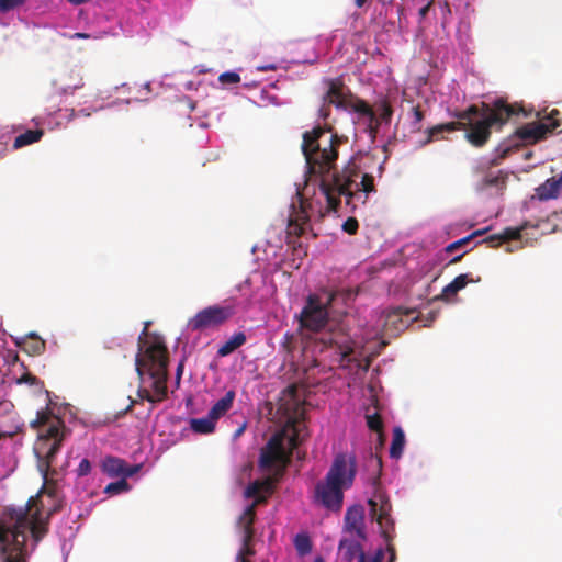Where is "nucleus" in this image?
Masks as SVG:
<instances>
[{
    "label": "nucleus",
    "mask_w": 562,
    "mask_h": 562,
    "mask_svg": "<svg viewBox=\"0 0 562 562\" xmlns=\"http://www.w3.org/2000/svg\"><path fill=\"white\" fill-rule=\"evenodd\" d=\"M341 144L337 134H329L328 130L316 126L303 134L302 151L306 160L308 172L321 177V191L326 198L328 209L337 211L340 196H345L347 204L359 192L371 193L375 190L374 178L363 173L361 181L360 167L355 159H350L340 172L330 173L338 159V147Z\"/></svg>",
    "instance_id": "f257e3e1"
},
{
    "label": "nucleus",
    "mask_w": 562,
    "mask_h": 562,
    "mask_svg": "<svg viewBox=\"0 0 562 562\" xmlns=\"http://www.w3.org/2000/svg\"><path fill=\"white\" fill-rule=\"evenodd\" d=\"M168 355L164 339L156 334L149 335L148 324H146L138 337L135 370L140 383L144 382L146 374L151 379L153 393L139 386L137 395L142 401L158 403L167 398Z\"/></svg>",
    "instance_id": "f03ea898"
},
{
    "label": "nucleus",
    "mask_w": 562,
    "mask_h": 562,
    "mask_svg": "<svg viewBox=\"0 0 562 562\" xmlns=\"http://www.w3.org/2000/svg\"><path fill=\"white\" fill-rule=\"evenodd\" d=\"M524 112V109L510 104L503 98L493 103L482 102L481 106L472 104L463 111L454 113L460 128L465 131V139L474 147H483L490 139L492 128L501 130L513 116Z\"/></svg>",
    "instance_id": "7ed1b4c3"
},
{
    "label": "nucleus",
    "mask_w": 562,
    "mask_h": 562,
    "mask_svg": "<svg viewBox=\"0 0 562 562\" xmlns=\"http://www.w3.org/2000/svg\"><path fill=\"white\" fill-rule=\"evenodd\" d=\"M11 524L0 519V562H26V530L36 546L47 533V521L41 518L40 510L31 508L13 509Z\"/></svg>",
    "instance_id": "20e7f679"
},
{
    "label": "nucleus",
    "mask_w": 562,
    "mask_h": 562,
    "mask_svg": "<svg viewBox=\"0 0 562 562\" xmlns=\"http://www.w3.org/2000/svg\"><path fill=\"white\" fill-rule=\"evenodd\" d=\"M335 294L329 293L323 302L318 295L311 294L306 300L299 321L302 328L321 333L318 338L324 348H335L341 356V361H350L349 356L353 352L351 337L339 326L322 331L328 323V307L334 301Z\"/></svg>",
    "instance_id": "39448f33"
},
{
    "label": "nucleus",
    "mask_w": 562,
    "mask_h": 562,
    "mask_svg": "<svg viewBox=\"0 0 562 562\" xmlns=\"http://www.w3.org/2000/svg\"><path fill=\"white\" fill-rule=\"evenodd\" d=\"M356 473V457L338 453L334 458L325 479L315 485V503L333 512L340 510L344 501V490L351 487Z\"/></svg>",
    "instance_id": "423d86ee"
},
{
    "label": "nucleus",
    "mask_w": 562,
    "mask_h": 562,
    "mask_svg": "<svg viewBox=\"0 0 562 562\" xmlns=\"http://www.w3.org/2000/svg\"><path fill=\"white\" fill-rule=\"evenodd\" d=\"M31 427L38 429L35 453L38 458L40 471L46 476L60 450L65 426L61 419L53 417L49 412L40 411L36 418L31 423Z\"/></svg>",
    "instance_id": "0eeeda50"
},
{
    "label": "nucleus",
    "mask_w": 562,
    "mask_h": 562,
    "mask_svg": "<svg viewBox=\"0 0 562 562\" xmlns=\"http://www.w3.org/2000/svg\"><path fill=\"white\" fill-rule=\"evenodd\" d=\"M297 203L293 202L291 211L288 217L286 226V244L293 248V250H300L306 255V246L297 238L311 235L315 238L317 235L313 233L311 226V203L303 198L297 191Z\"/></svg>",
    "instance_id": "6e6552de"
},
{
    "label": "nucleus",
    "mask_w": 562,
    "mask_h": 562,
    "mask_svg": "<svg viewBox=\"0 0 562 562\" xmlns=\"http://www.w3.org/2000/svg\"><path fill=\"white\" fill-rule=\"evenodd\" d=\"M375 488L373 497L368 501L371 516L376 520L381 528V533L387 542V551L390 553L387 562L396 560L395 548L390 543L392 537L390 531L393 530V519L391 517L392 505L389 497L380 490V479L375 476L372 481Z\"/></svg>",
    "instance_id": "1a4fd4ad"
},
{
    "label": "nucleus",
    "mask_w": 562,
    "mask_h": 562,
    "mask_svg": "<svg viewBox=\"0 0 562 562\" xmlns=\"http://www.w3.org/2000/svg\"><path fill=\"white\" fill-rule=\"evenodd\" d=\"M271 492L272 482L270 479L254 481L246 487L244 496L246 498H254V502L245 508L238 519V526L243 530V536H245L246 542L252 541L255 535L252 525L256 518L257 506L266 503L267 496L263 495V493L270 494Z\"/></svg>",
    "instance_id": "9d476101"
},
{
    "label": "nucleus",
    "mask_w": 562,
    "mask_h": 562,
    "mask_svg": "<svg viewBox=\"0 0 562 562\" xmlns=\"http://www.w3.org/2000/svg\"><path fill=\"white\" fill-rule=\"evenodd\" d=\"M560 111L553 109L540 122L528 123L516 131V137L527 144H536L546 139L549 134L560 128L562 131V120L559 117Z\"/></svg>",
    "instance_id": "9b49d317"
},
{
    "label": "nucleus",
    "mask_w": 562,
    "mask_h": 562,
    "mask_svg": "<svg viewBox=\"0 0 562 562\" xmlns=\"http://www.w3.org/2000/svg\"><path fill=\"white\" fill-rule=\"evenodd\" d=\"M232 306L213 305L196 313L188 323L191 330H203L225 323L234 315Z\"/></svg>",
    "instance_id": "f8f14e48"
},
{
    "label": "nucleus",
    "mask_w": 562,
    "mask_h": 562,
    "mask_svg": "<svg viewBox=\"0 0 562 562\" xmlns=\"http://www.w3.org/2000/svg\"><path fill=\"white\" fill-rule=\"evenodd\" d=\"M419 315L415 308L395 307L389 310L383 315V330L386 335L397 336L409 327L411 324L418 321Z\"/></svg>",
    "instance_id": "ddd939ff"
},
{
    "label": "nucleus",
    "mask_w": 562,
    "mask_h": 562,
    "mask_svg": "<svg viewBox=\"0 0 562 562\" xmlns=\"http://www.w3.org/2000/svg\"><path fill=\"white\" fill-rule=\"evenodd\" d=\"M290 453L284 448V434L273 435L260 453L259 463L262 468H271L276 463H286Z\"/></svg>",
    "instance_id": "4468645a"
},
{
    "label": "nucleus",
    "mask_w": 562,
    "mask_h": 562,
    "mask_svg": "<svg viewBox=\"0 0 562 562\" xmlns=\"http://www.w3.org/2000/svg\"><path fill=\"white\" fill-rule=\"evenodd\" d=\"M338 549L344 560L347 562H352L355 558H358V562H382L384 559V551L380 548L375 551L374 555L367 561L361 543L355 539H341Z\"/></svg>",
    "instance_id": "2eb2a0df"
},
{
    "label": "nucleus",
    "mask_w": 562,
    "mask_h": 562,
    "mask_svg": "<svg viewBox=\"0 0 562 562\" xmlns=\"http://www.w3.org/2000/svg\"><path fill=\"white\" fill-rule=\"evenodd\" d=\"M327 91L323 97V102L328 105H335L338 109L348 110L349 91L340 79H329L326 81Z\"/></svg>",
    "instance_id": "dca6fc26"
},
{
    "label": "nucleus",
    "mask_w": 562,
    "mask_h": 562,
    "mask_svg": "<svg viewBox=\"0 0 562 562\" xmlns=\"http://www.w3.org/2000/svg\"><path fill=\"white\" fill-rule=\"evenodd\" d=\"M345 529L351 535H356L359 539H366L363 524V508L353 506L347 509L345 515Z\"/></svg>",
    "instance_id": "f3484780"
},
{
    "label": "nucleus",
    "mask_w": 562,
    "mask_h": 562,
    "mask_svg": "<svg viewBox=\"0 0 562 562\" xmlns=\"http://www.w3.org/2000/svg\"><path fill=\"white\" fill-rule=\"evenodd\" d=\"M102 471L111 477H128L138 471V467H128L124 460L115 457H106L101 464Z\"/></svg>",
    "instance_id": "a211bd4d"
},
{
    "label": "nucleus",
    "mask_w": 562,
    "mask_h": 562,
    "mask_svg": "<svg viewBox=\"0 0 562 562\" xmlns=\"http://www.w3.org/2000/svg\"><path fill=\"white\" fill-rule=\"evenodd\" d=\"M236 393L233 390L226 392V394L220 398L209 411L212 417L216 420L224 416L233 406Z\"/></svg>",
    "instance_id": "6ab92c4d"
},
{
    "label": "nucleus",
    "mask_w": 562,
    "mask_h": 562,
    "mask_svg": "<svg viewBox=\"0 0 562 562\" xmlns=\"http://www.w3.org/2000/svg\"><path fill=\"white\" fill-rule=\"evenodd\" d=\"M288 424L293 430V435L289 438V443L291 449H294L299 445V436L302 428L304 427V409L297 407L295 411V416L289 417Z\"/></svg>",
    "instance_id": "aec40b11"
},
{
    "label": "nucleus",
    "mask_w": 562,
    "mask_h": 562,
    "mask_svg": "<svg viewBox=\"0 0 562 562\" xmlns=\"http://www.w3.org/2000/svg\"><path fill=\"white\" fill-rule=\"evenodd\" d=\"M460 125H461V123H458V120H457V121H452V122H448V123H443V124H438V125L427 128L426 130L427 138L423 142V145H428L431 142H434V139L441 137L442 133H445V132L459 131Z\"/></svg>",
    "instance_id": "412c9836"
},
{
    "label": "nucleus",
    "mask_w": 562,
    "mask_h": 562,
    "mask_svg": "<svg viewBox=\"0 0 562 562\" xmlns=\"http://www.w3.org/2000/svg\"><path fill=\"white\" fill-rule=\"evenodd\" d=\"M560 189L555 177H551L536 189V195L540 201H547L557 198Z\"/></svg>",
    "instance_id": "4be33fe9"
},
{
    "label": "nucleus",
    "mask_w": 562,
    "mask_h": 562,
    "mask_svg": "<svg viewBox=\"0 0 562 562\" xmlns=\"http://www.w3.org/2000/svg\"><path fill=\"white\" fill-rule=\"evenodd\" d=\"M20 345L32 356H38L45 350V341L34 333H30L24 337Z\"/></svg>",
    "instance_id": "5701e85b"
},
{
    "label": "nucleus",
    "mask_w": 562,
    "mask_h": 562,
    "mask_svg": "<svg viewBox=\"0 0 562 562\" xmlns=\"http://www.w3.org/2000/svg\"><path fill=\"white\" fill-rule=\"evenodd\" d=\"M521 231L522 228H506L502 235H491L486 237L483 243L488 244L491 247H497L501 244L519 239L521 237Z\"/></svg>",
    "instance_id": "b1692460"
},
{
    "label": "nucleus",
    "mask_w": 562,
    "mask_h": 562,
    "mask_svg": "<svg viewBox=\"0 0 562 562\" xmlns=\"http://www.w3.org/2000/svg\"><path fill=\"white\" fill-rule=\"evenodd\" d=\"M215 424L216 419L210 413H207L206 417L190 419V428L194 432L202 435L212 434L215 429Z\"/></svg>",
    "instance_id": "393cba45"
},
{
    "label": "nucleus",
    "mask_w": 562,
    "mask_h": 562,
    "mask_svg": "<svg viewBox=\"0 0 562 562\" xmlns=\"http://www.w3.org/2000/svg\"><path fill=\"white\" fill-rule=\"evenodd\" d=\"M246 335L241 331L234 334L217 350L220 357H226L246 342Z\"/></svg>",
    "instance_id": "a878e982"
},
{
    "label": "nucleus",
    "mask_w": 562,
    "mask_h": 562,
    "mask_svg": "<svg viewBox=\"0 0 562 562\" xmlns=\"http://www.w3.org/2000/svg\"><path fill=\"white\" fill-rule=\"evenodd\" d=\"M348 110H352L353 112L368 119H373V114L375 113L373 106H371L364 100L352 95L351 93H349Z\"/></svg>",
    "instance_id": "bb28decb"
},
{
    "label": "nucleus",
    "mask_w": 562,
    "mask_h": 562,
    "mask_svg": "<svg viewBox=\"0 0 562 562\" xmlns=\"http://www.w3.org/2000/svg\"><path fill=\"white\" fill-rule=\"evenodd\" d=\"M44 135L43 130H27L24 133L20 134L15 137L13 143V148L19 149L24 146L31 145L33 143L38 142Z\"/></svg>",
    "instance_id": "cd10ccee"
},
{
    "label": "nucleus",
    "mask_w": 562,
    "mask_h": 562,
    "mask_svg": "<svg viewBox=\"0 0 562 562\" xmlns=\"http://www.w3.org/2000/svg\"><path fill=\"white\" fill-rule=\"evenodd\" d=\"M373 110L381 122L386 125L391 124L394 110L389 100L381 99L376 101L373 105Z\"/></svg>",
    "instance_id": "c85d7f7f"
},
{
    "label": "nucleus",
    "mask_w": 562,
    "mask_h": 562,
    "mask_svg": "<svg viewBox=\"0 0 562 562\" xmlns=\"http://www.w3.org/2000/svg\"><path fill=\"white\" fill-rule=\"evenodd\" d=\"M405 435L401 427H395L393 430V439L390 448V456L394 459H398L404 449Z\"/></svg>",
    "instance_id": "c756f323"
},
{
    "label": "nucleus",
    "mask_w": 562,
    "mask_h": 562,
    "mask_svg": "<svg viewBox=\"0 0 562 562\" xmlns=\"http://www.w3.org/2000/svg\"><path fill=\"white\" fill-rule=\"evenodd\" d=\"M409 117V131L411 133H418L423 130V121L425 119V112L420 105H415L408 112Z\"/></svg>",
    "instance_id": "7c9ffc66"
},
{
    "label": "nucleus",
    "mask_w": 562,
    "mask_h": 562,
    "mask_svg": "<svg viewBox=\"0 0 562 562\" xmlns=\"http://www.w3.org/2000/svg\"><path fill=\"white\" fill-rule=\"evenodd\" d=\"M468 281L469 280L467 274H459L443 288L441 296L448 297L450 295H456L459 291L467 286Z\"/></svg>",
    "instance_id": "2f4dec72"
},
{
    "label": "nucleus",
    "mask_w": 562,
    "mask_h": 562,
    "mask_svg": "<svg viewBox=\"0 0 562 562\" xmlns=\"http://www.w3.org/2000/svg\"><path fill=\"white\" fill-rule=\"evenodd\" d=\"M367 425L370 430L378 434L379 443H383V422L379 414L367 415Z\"/></svg>",
    "instance_id": "473e14b6"
},
{
    "label": "nucleus",
    "mask_w": 562,
    "mask_h": 562,
    "mask_svg": "<svg viewBox=\"0 0 562 562\" xmlns=\"http://www.w3.org/2000/svg\"><path fill=\"white\" fill-rule=\"evenodd\" d=\"M294 544L301 555L307 554L312 550V542L307 535H297Z\"/></svg>",
    "instance_id": "72a5a7b5"
},
{
    "label": "nucleus",
    "mask_w": 562,
    "mask_h": 562,
    "mask_svg": "<svg viewBox=\"0 0 562 562\" xmlns=\"http://www.w3.org/2000/svg\"><path fill=\"white\" fill-rule=\"evenodd\" d=\"M130 488V485L125 477L123 476L121 480L116 482H112L108 484L104 488V492L111 495L120 494L122 492H125Z\"/></svg>",
    "instance_id": "f704fd0d"
},
{
    "label": "nucleus",
    "mask_w": 562,
    "mask_h": 562,
    "mask_svg": "<svg viewBox=\"0 0 562 562\" xmlns=\"http://www.w3.org/2000/svg\"><path fill=\"white\" fill-rule=\"evenodd\" d=\"M483 234H484V231H483V229H482V231H481V229L475 231V232H473L472 234H470L469 236L463 237V238H461V239H459V240H457V241L451 243L450 245H448V246L446 247V251H447V252H452V251H454L456 249H458V248L462 247L463 245L468 244V243H469L471 239H473L474 237H476V236H481V235H483Z\"/></svg>",
    "instance_id": "c9c22d12"
},
{
    "label": "nucleus",
    "mask_w": 562,
    "mask_h": 562,
    "mask_svg": "<svg viewBox=\"0 0 562 562\" xmlns=\"http://www.w3.org/2000/svg\"><path fill=\"white\" fill-rule=\"evenodd\" d=\"M218 81L223 86L235 85V83H238L240 81V76L237 72H235V71H225V72L220 75Z\"/></svg>",
    "instance_id": "e433bc0d"
},
{
    "label": "nucleus",
    "mask_w": 562,
    "mask_h": 562,
    "mask_svg": "<svg viewBox=\"0 0 562 562\" xmlns=\"http://www.w3.org/2000/svg\"><path fill=\"white\" fill-rule=\"evenodd\" d=\"M25 0H0V11L9 12L18 7L23 5Z\"/></svg>",
    "instance_id": "4c0bfd02"
},
{
    "label": "nucleus",
    "mask_w": 562,
    "mask_h": 562,
    "mask_svg": "<svg viewBox=\"0 0 562 562\" xmlns=\"http://www.w3.org/2000/svg\"><path fill=\"white\" fill-rule=\"evenodd\" d=\"M358 228H359V224L355 217L347 218L345 221V223L342 224V229L350 235L356 234Z\"/></svg>",
    "instance_id": "58836bf2"
},
{
    "label": "nucleus",
    "mask_w": 562,
    "mask_h": 562,
    "mask_svg": "<svg viewBox=\"0 0 562 562\" xmlns=\"http://www.w3.org/2000/svg\"><path fill=\"white\" fill-rule=\"evenodd\" d=\"M251 541L245 540V536H243V547L238 552V560H241L243 558H247L255 554V550L250 547Z\"/></svg>",
    "instance_id": "ea45409f"
},
{
    "label": "nucleus",
    "mask_w": 562,
    "mask_h": 562,
    "mask_svg": "<svg viewBox=\"0 0 562 562\" xmlns=\"http://www.w3.org/2000/svg\"><path fill=\"white\" fill-rule=\"evenodd\" d=\"M368 120H369L368 131H369L370 135L374 137L379 132L380 125L384 124V123L378 119L375 113L373 114V119H368Z\"/></svg>",
    "instance_id": "a19ab883"
},
{
    "label": "nucleus",
    "mask_w": 562,
    "mask_h": 562,
    "mask_svg": "<svg viewBox=\"0 0 562 562\" xmlns=\"http://www.w3.org/2000/svg\"><path fill=\"white\" fill-rule=\"evenodd\" d=\"M91 471V463L88 459H82L80 462H79V465L77 468V474L78 476H86L90 473Z\"/></svg>",
    "instance_id": "79ce46f5"
},
{
    "label": "nucleus",
    "mask_w": 562,
    "mask_h": 562,
    "mask_svg": "<svg viewBox=\"0 0 562 562\" xmlns=\"http://www.w3.org/2000/svg\"><path fill=\"white\" fill-rule=\"evenodd\" d=\"M18 383H29L31 385H37L41 384V381L35 375L31 373H25L18 380Z\"/></svg>",
    "instance_id": "37998d69"
},
{
    "label": "nucleus",
    "mask_w": 562,
    "mask_h": 562,
    "mask_svg": "<svg viewBox=\"0 0 562 562\" xmlns=\"http://www.w3.org/2000/svg\"><path fill=\"white\" fill-rule=\"evenodd\" d=\"M497 151V157L501 158V159H504L506 158L509 153L512 151V147L510 146H506L504 147L503 145H499L496 149Z\"/></svg>",
    "instance_id": "c03bdc74"
},
{
    "label": "nucleus",
    "mask_w": 562,
    "mask_h": 562,
    "mask_svg": "<svg viewBox=\"0 0 562 562\" xmlns=\"http://www.w3.org/2000/svg\"><path fill=\"white\" fill-rule=\"evenodd\" d=\"M318 115L323 120H326L330 115V109H329V105L327 103L323 102V105L318 110Z\"/></svg>",
    "instance_id": "a18cd8bd"
},
{
    "label": "nucleus",
    "mask_w": 562,
    "mask_h": 562,
    "mask_svg": "<svg viewBox=\"0 0 562 562\" xmlns=\"http://www.w3.org/2000/svg\"><path fill=\"white\" fill-rule=\"evenodd\" d=\"M430 5H431V2L425 4L424 7H422L419 9L418 14H419L420 19H425L426 18V15L429 12Z\"/></svg>",
    "instance_id": "49530a36"
},
{
    "label": "nucleus",
    "mask_w": 562,
    "mask_h": 562,
    "mask_svg": "<svg viewBox=\"0 0 562 562\" xmlns=\"http://www.w3.org/2000/svg\"><path fill=\"white\" fill-rule=\"evenodd\" d=\"M182 372H183V361H180V363L177 367V372H176V382H177V384L180 383Z\"/></svg>",
    "instance_id": "de8ad7c7"
},
{
    "label": "nucleus",
    "mask_w": 562,
    "mask_h": 562,
    "mask_svg": "<svg viewBox=\"0 0 562 562\" xmlns=\"http://www.w3.org/2000/svg\"><path fill=\"white\" fill-rule=\"evenodd\" d=\"M296 393H297V389L295 385H290L288 386L286 389V394L293 398V400H296Z\"/></svg>",
    "instance_id": "09e8293b"
},
{
    "label": "nucleus",
    "mask_w": 562,
    "mask_h": 562,
    "mask_svg": "<svg viewBox=\"0 0 562 562\" xmlns=\"http://www.w3.org/2000/svg\"><path fill=\"white\" fill-rule=\"evenodd\" d=\"M371 462H373L375 464V467L378 468L379 471L381 470L382 460L380 458L371 456Z\"/></svg>",
    "instance_id": "8fccbe9b"
},
{
    "label": "nucleus",
    "mask_w": 562,
    "mask_h": 562,
    "mask_svg": "<svg viewBox=\"0 0 562 562\" xmlns=\"http://www.w3.org/2000/svg\"><path fill=\"white\" fill-rule=\"evenodd\" d=\"M69 3L71 4H75V5H80V4H83V3H87L89 2L90 0H67Z\"/></svg>",
    "instance_id": "3c124183"
},
{
    "label": "nucleus",
    "mask_w": 562,
    "mask_h": 562,
    "mask_svg": "<svg viewBox=\"0 0 562 562\" xmlns=\"http://www.w3.org/2000/svg\"><path fill=\"white\" fill-rule=\"evenodd\" d=\"M497 180H498V179H497L496 177H494V178H488V179H486V182H487L488 184H491V186H495V184H497Z\"/></svg>",
    "instance_id": "603ef678"
},
{
    "label": "nucleus",
    "mask_w": 562,
    "mask_h": 562,
    "mask_svg": "<svg viewBox=\"0 0 562 562\" xmlns=\"http://www.w3.org/2000/svg\"><path fill=\"white\" fill-rule=\"evenodd\" d=\"M367 0H355V4L357 8H362Z\"/></svg>",
    "instance_id": "864d4df0"
},
{
    "label": "nucleus",
    "mask_w": 562,
    "mask_h": 562,
    "mask_svg": "<svg viewBox=\"0 0 562 562\" xmlns=\"http://www.w3.org/2000/svg\"><path fill=\"white\" fill-rule=\"evenodd\" d=\"M75 37H78V38H88V37H89V35H88V34H86V33H76V34H75Z\"/></svg>",
    "instance_id": "5fc2aeb1"
},
{
    "label": "nucleus",
    "mask_w": 562,
    "mask_h": 562,
    "mask_svg": "<svg viewBox=\"0 0 562 562\" xmlns=\"http://www.w3.org/2000/svg\"><path fill=\"white\" fill-rule=\"evenodd\" d=\"M436 315H437V313H436V312H431V313L429 314V317L427 318V322H431V321H434V319H435V317H436Z\"/></svg>",
    "instance_id": "6e6d98bb"
},
{
    "label": "nucleus",
    "mask_w": 562,
    "mask_h": 562,
    "mask_svg": "<svg viewBox=\"0 0 562 562\" xmlns=\"http://www.w3.org/2000/svg\"><path fill=\"white\" fill-rule=\"evenodd\" d=\"M462 256H463V254L460 255V256L454 257L450 262L451 263L458 262L462 258Z\"/></svg>",
    "instance_id": "4d7b16f0"
},
{
    "label": "nucleus",
    "mask_w": 562,
    "mask_h": 562,
    "mask_svg": "<svg viewBox=\"0 0 562 562\" xmlns=\"http://www.w3.org/2000/svg\"><path fill=\"white\" fill-rule=\"evenodd\" d=\"M555 180L558 181V183L560 184V187H562V172L559 175V177H558V178L555 177Z\"/></svg>",
    "instance_id": "13d9d810"
},
{
    "label": "nucleus",
    "mask_w": 562,
    "mask_h": 562,
    "mask_svg": "<svg viewBox=\"0 0 562 562\" xmlns=\"http://www.w3.org/2000/svg\"><path fill=\"white\" fill-rule=\"evenodd\" d=\"M135 404H136V401L132 400L130 405L127 406L126 411H130Z\"/></svg>",
    "instance_id": "bf43d9fd"
},
{
    "label": "nucleus",
    "mask_w": 562,
    "mask_h": 562,
    "mask_svg": "<svg viewBox=\"0 0 562 562\" xmlns=\"http://www.w3.org/2000/svg\"><path fill=\"white\" fill-rule=\"evenodd\" d=\"M240 562H251L248 558H243L241 560H239Z\"/></svg>",
    "instance_id": "052dcab7"
},
{
    "label": "nucleus",
    "mask_w": 562,
    "mask_h": 562,
    "mask_svg": "<svg viewBox=\"0 0 562 562\" xmlns=\"http://www.w3.org/2000/svg\"><path fill=\"white\" fill-rule=\"evenodd\" d=\"M314 562H324V560L322 558H316Z\"/></svg>",
    "instance_id": "680f3d73"
}]
</instances>
